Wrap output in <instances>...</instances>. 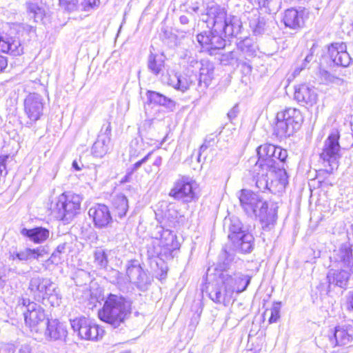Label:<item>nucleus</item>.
I'll return each mask as SVG.
<instances>
[{"instance_id": "nucleus-1", "label": "nucleus", "mask_w": 353, "mask_h": 353, "mask_svg": "<svg viewBox=\"0 0 353 353\" xmlns=\"http://www.w3.org/2000/svg\"><path fill=\"white\" fill-rule=\"evenodd\" d=\"M238 196L244 212L250 216L258 217L263 231L270 232L274 230L277 221L276 207L268 208L266 201L249 190H241Z\"/></svg>"}, {"instance_id": "nucleus-2", "label": "nucleus", "mask_w": 353, "mask_h": 353, "mask_svg": "<svg viewBox=\"0 0 353 353\" xmlns=\"http://www.w3.org/2000/svg\"><path fill=\"white\" fill-rule=\"evenodd\" d=\"M131 314V303L122 296L109 294L98 312L101 321L117 328L124 324Z\"/></svg>"}, {"instance_id": "nucleus-3", "label": "nucleus", "mask_w": 353, "mask_h": 353, "mask_svg": "<svg viewBox=\"0 0 353 353\" xmlns=\"http://www.w3.org/2000/svg\"><path fill=\"white\" fill-rule=\"evenodd\" d=\"M202 20L207 23L208 27H211L214 31L223 30L225 36H236L241 31L239 19L232 15H228L225 8L219 6H212L207 9V13L203 14Z\"/></svg>"}, {"instance_id": "nucleus-4", "label": "nucleus", "mask_w": 353, "mask_h": 353, "mask_svg": "<svg viewBox=\"0 0 353 353\" xmlns=\"http://www.w3.org/2000/svg\"><path fill=\"white\" fill-rule=\"evenodd\" d=\"M28 290L32 298L43 304L59 306L61 303V296L57 285L50 279L40 276H32L29 282Z\"/></svg>"}, {"instance_id": "nucleus-5", "label": "nucleus", "mask_w": 353, "mask_h": 353, "mask_svg": "<svg viewBox=\"0 0 353 353\" xmlns=\"http://www.w3.org/2000/svg\"><path fill=\"white\" fill-rule=\"evenodd\" d=\"M303 121L301 111L294 108H288L276 114L274 134L280 139L292 135L299 130Z\"/></svg>"}, {"instance_id": "nucleus-6", "label": "nucleus", "mask_w": 353, "mask_h": 353, "mask_svg": "<svg viewBox=\"0 0 353 353\" xmlns=\"http://www.w3.org/2000/svg\"><path fill=\"white\" fill-rule=\"evenodd\" d=\"M258 161L255 163L254 171L258 170L273 169L278 164L285 163L288 157V151L281 147L270 143H265L256 149Z\"/></svg>"}, {"instance_id": "nucleus-7", "label": "nucleus", "mask_w": 353, "mask_h": 353, "mask_svg": "<svg viewBox=\"0 0 353 353\" xmlns=\"http://www.w3.org/2000/svg\"><path fill=\"white\" fill-rule=\"evenodd\" d=\"M340 135L338 132H332L325 140L320 158L323 161L325 169L319 171V175L331 174L339 166L341 157V146L339 142Z\"/></svg>"}, {"instance_id": "nucleus-8", "label": "nucleus", "mask_w": 353, "mask_h": 353, "mask_svg": "<svg viewBox=\"0 0 353 353\" xmlns=\"http://www.w3.org/2000/svg\"><path fill=\"white\" fill-rule=\"evenodd\" d=\"M82 197L72 192L61 194L57 199L54 210L57 218L69 223L80 212Z\"/></svg>"}, {"instance_id": "nucleus-9", "label": "nucleus", "mask_w": 353, "mask_h": 353, "mask_svg": "<svg viewBox=\"0 0 353 353\" xmlns=\"http://www.w3.org/2000/svg\"><path fill=\"white\" fill-rule=\"evenodd\" d=\"M23 305L26 307L23 312L26 324L31 332L42 333L48 320L43 308L34 302L23 299Z\"/></svg>"}, {"instance_id": "nucleus-10", "label": "nucleus", "mask_w": 353, "mask_h": 353, "mask_svg": "<svg viewBox=\"0 0 353 353\" xmlns=\"http://www.w3.org/2000/svg\"><path fill=\"white\" fill-rule=\"evenodd\" d=\"M196 183L192 178L188 176L179 177L171 188L169 196L175 200L184 203H190L196 199L194 189Z\"/></svg>"}, {"instance_id": "nucleus-11", "label": "nucleus", "mask_w": 353, "mask_h": 353, "mask_svg": "<svg viewBox=\"0 0 353 353\" xmlns=\"http://www.w3.org/2000/svg\"><path fill=\"white\" fill-rule=\"evenodd\" d=\"M126 274L130 281L142 292L148 290L153 281L152 277L141 267L138 260H130L128 262Z\"/></svg>"}, {"instance_id": "nucleus-12", "label": "nucleus", "mask_w": 353, "mask_h": 353, "mask_svg": "<svg viewBox=\"0 0 353 353\" xmlns=\"http://www.w3.org/2000/svg\"><path fill=\"white\" fill-rule=\"evenodd\" d=\"M70 325L74 332H77L82 339L97 341L101 339L104 334L102 328L85 317L70 320Z\"/></svg>"}, {"instance_id": "nucleus-13", "label": "nucleus", "mask_w": 353, "mask_h": 353, "mask_svg": "<svg viewBox=\"0 0 353 353\" xmlns=\"http://www.w3.org/2000/svg\"><path fill=\"white\" fill-rule=\"evenodd\" d=\"M44 99L38 93H30L23 101L24 113L28 119L26 125L30 127L41 119L43 113Z\"/></svg>"}, {"instance_id": "nucleus-14", "label": "nucleus", "mask_w": 353, "mask_h": 353, "mask_svg": "<svg viewBox=\"0 0 353 353\" xmlns=\"http://www.w3.org/2000/svg\"><path fill=\"white\" fill-rule=\"evenodd\" d=\"M251 276L244 274L240 272L231 271L230 272H223L219 274V279L228 292L232 295L234 292L241 293L246 290L251 281Z\"/></svg>"}, {"instance_id": "nucleus-15", "label": "nucleus", "mask_w": 353, "mask_h": 353, "mask_svg": "<svg viewBox=\"0 0 353 353\" xmlns=\"http://www.w3.org/2000/svg\"><path fill=\"white\" fill-rule=\"evenodd\" d=\"M225 32L223 30L214 31L213 28L207 32H203L197 34V41L204 50L210 55L216 54V51L223 49L225 46Z\"/></svg>"}, {"instance_id": "nucleus-16", "label": "nucleus", "mask_w": 353, "mask_h": 353, "mask_svg": "<svg viewBox=\"0 0 353 353\" xmlns=\"http://www.w3.org/2000/svg\"><path fill=\"white\" fill-rule=\"evenodd\" d=\"M89 216L92 219L96 228H108L112 223V217L108 207L104 204H97L88 210Z\"/></svg>"}, {"instance_id": "nucleus-17", "label": "nucleus", "mask_w": 353, "mask_h": 353, "mask_svg": "<svg viewBox=\"0 0 353 353\" xmlns=\"http://www.w3.org/2000/svg\"><path fill=\"white\" fill-rule=\"evenodd\" d=\"M294 99L301 105L312 107L317 102L318 94L314 87L303 83L294 86Z\"/></svg>"}, {"instance_id": "nucleus-18", "label": "nucleus", "mask_w": 353, "mask_h": 353, "mask_svg": "<svg viewBox=\"0 0 353 353\" xmlns=\"http://www.w3.org/2000/svg\"><path fill=\"white\" fill-rule=\"evenodd\" d=\"M328 55L334 65L347 67L352 59L347 52V46L343 42L333 43L328 47Z\"/></svg>"}, {"instance_id": "nucleus-19", "label": "nucleus", "mask_w": 353, "mask_h": 353, "mask_svg": "<svg viewBox=\"0 0 353 353\" xmlns=\"http://www.w3.org/2000/svg\"><path fill=\"white\" fill-rule=\"evenodd\" d=\"M43 334L46 339L52 341H64L68 335L66 325L57 319L47 321Z\"/></svg>"}, {"instance_id": "nucleus-20", "label": "nucleus", "mask_w": 353, "mask_h": 353, "mask_svg": "<svg viewBox=\"0 0 353 353\" xmlns=\"http://www.w3.org/2000/svg\"><path fill=\"white\" fill-rule=\"evenodd\" d=\"M352 245L348 243H342L337 250L334 251L333 261L341 267L353 270V254Z\"/></svg>"}, {"instance_id": "nucleus-21", "label": "nucleus", "mask_w": 353, "mask_h": 353, "mask_svg": "<svg viewBox=\"0 0 353 353\" xmlns=\"http://www.w3.org/2000/svg\"><path fill=\"white\" fill-rule=\"evenodd\" d=\"M214 66L212 62L207 59H202L201 64L198 70L197 89L204 91L210 85L214 77Z\"/></svg>"}, {"instance_id": "nucleus-22", "label": "nucleus", "mask_w": 353, "mask_h": 353, "mask_svg": "<svg viewBox=\"0 0 353 353\" xmlns=\"http://www.w3.org/2000/svg\"><path fill=\"white\" fill-rule=\"evenodd\" d=\"M46 254H47V251L43 246L33 249L27 248L20 250L15 249L10 251L9 259L12 260L17 259L20 261L39 260Z\"/></svg>"}, {"instance_id": "nucleus-23", "label": "nucleus", "mask_w": 353, "mask_h": 353, "mask_svg": "<svg viewBox=\"0 0 353 353\" xmlns=\"http://www.w3.org/2000/svg\"><path fill=\"white\" fill-rule=\"evenodd\" d=\"M232 251L242 254H248L252 252L254 248V238L253 235L246 231L236 237L230 240Z\"/></svg>"}, {"instance_id": "nucleus-24", "label": "nucleus", "mask_w": 353, "mask_h": 353, "mask_svg": "<svg viewBox=\"0 0 353 353\" xmlns=\"http://www.w3.org/2000/svg\"><path fill=\"white\" fill-rule=\"evenodd\" d=\"M196 82L198 83V74L183 72V74H175L170 77L168 84L174 89L184 92L191 86L195 85Z\"/></svg>"}, {"instance_id": "nucleus-25", "label": "nucleus", "mask_w": 353, "mask_h": 353, "mask_svg": "<svg viewBox=\"0 0 353 353\" xmlns=\"http://www.w3.org/2000/svg\"><path fill=\"white\" fill-rule=\"evenodd\" d=\"M237 259L234 252L225 247L219 256V261L213 271L218 276L223 272H230L233 271L232 268V263L236 262Z\"/></svg>"}, {"instance_id": "nucleus-26", "label": "nucleus", "mask_w": 353, "mask_h": 353, "mask_svg": "<svg viewBox=\"0 0 353 353\" xmlns=\"http://www.w3.org/2000/svg\"><path fill=\"white\" fill-rule=\"evenodd\" d=\"M0 51L17 57L23 53V48L19 38L5 34L0 36Z\"/></svg>"}, {"instance_id": "nucleus-27", "label": "nucleus", "mask_w": 353, "mask_h": 353, "mask_svg": "<svg viewBox=\"0 0 353 353\" xmlns=\"http://www.w3.org/2000/svg\"><path fill=\"white\" fill-rule=\"evenodd\" d=\"M333 346L345 345L353 340V327L351 325L337 326L329 336Z\"/></svg>"}, {"instance_id": "nucleus-28", "label": "nucleus", "mask_w": 353, "mask_h": 353, "mask_svg": "<svg viewBox=\"0 0 353 353\" xmlns=\"http://www.w3.org/2000/svg\"><path fill=\"white\" fill-rule=\"evenodd\" d=\"M352 274L353 270L350 269L330 270L327 274L328 288L330 289L333 285L345 289Z\"/></svg>"}, {"instance_id": "nucleus-29", "label": "nucleus", "mask_w": 353, "mask_h": 353, "mask_svg": "<svg viewBox=\"0 0 353 353\" xmlns=\"http://www.w3.org/2000/svg\"><path fill=\"white\" fill-rule=\"evenodd\" d=\"M205 290L209 292V296L212 301L216 303H223L227 305L232 299V294L228 292V289L225 288V285H223L221 281L216 283L214 285H212L210 289L209 285H206Z\"/></svg>"}, {"instance_id": "nucleus-30", "label": "nucleus", "mask_w": 353, "mask_h": 353, "mask_svg": "<svg viewBox=\"0 0 353 353\" xmlns=\"http://www.w3.org/2000/svg\"><path fill=\"white\" fill-rule=\"evenodd\" d=\"M303 16L304 10H298L294 8L288 9L284 12L283 21L286 27L297 30L304 26Z\"/></svg>"}, {"instance_id": "nucleus-31", "label": "nucleus", "mask_w": 353, "mask_h": 353, "mask_svg": "<svg viewBox=\"0 0 353 353\" xmlns=\"http://www.w3.org/2000/svg\"><path fill=\"white\" fill-rule=\"evenodd\" d=\"M20 233L23 236L26 237L34 243H42L50 236L49 230L43 227H35L32 229L23 228L21 229Z\"/></svg>"}, {"instance_id": "nucleus-32", "label": "nucleus", "mask_w": 353, "mask_h": 353, "mask_svg": "<svg viewBox=\"0 0 353 353\" xmlns=\"http://www.w3.org/2000/svg\"><path fill=\"white\" fill-rule=\"evenodd\" d=\"M146 97L150 103L163 106L170 112H173L176 108V103L174 101L156 91L148 90Z\"/></svg>"}, {"instance_id": "nucleus-33", "label": "nucleus", "mask_w": 353, "mask_h": 353, "mask_svg": "<svg viewBox=\"0 0 353 353\" xmlns=\"http://www.w3.org/2000/svg\"><path fill=\"white\" fill-rule=\"evenodd\" d=\"M128 208V200L124 194H118L112 197V210L116 218L121 219L125 217Z\"/></svg>"}, {"instance_id": "nucleus-34", "label": "nucleus", "mask_w": 353, "mask_h": 353, "mask_svg": "<svg viewBox=\"0 0 353 353\" xmlns=\"http://www.w3.org/2000/svg\"><path fill=\"white\" fill-rule=\"evenodd\" d=\"M224 228L228 231V237L229 240L234 239L248 231L243 227V223L240 219L236 216H232L224 220Z\"/></svg>"}, {"instance_id": "nucleus-35", "label": "nucleus", "mask_w": 353, "mask_h": 353, "mask_svg": "<svg viewBox=\"0 0 353 353\" xmlns=\"http://www.w3.org/2000/svg\"><path fill=\"white\" fill-rule=\"evenodd\" d=\"M159 234L160 243L169 251H172L178 248L176 234L168 229L160 228Z\"/></svg>"}, {"instance_id": "nucleus-36", "label": "nucleus", "mask_w": 353, "mask_h": 353, "mask_svg": "<svg viewBox=\"0 0 353 353\" xmlns=\"http://www.w3.org/2000/svg\"><path fill=\"white\" fill-rule=\"evenodd\" d=\"M111 141L97 138L91 148V154L97 158H102L111 148Z\"/></svg>"}, {"instance_id": "nucleus-37", "label": "nucleus", "mask_w": 353, "mask_h": 353, "mask_svg": "<svg viewBox=\"0 0 353 353\" xmlns=\"http://www.w3.org/2000/svg\"><path fill=\"white\" fill-rule=\"evenodd\" d=\"M148 68L152 74L158 75L164 68V61L161 57L152 53L148 57Z\"/></svg>"}, {"instance_id": "nucleus-38", "label": "nucleus", "mask_w": 353, "mask_h": 353, "mask_svg": "<svg viewBox=\"0 0 353 353\" xmlns=\"http://www.w3.org/2000/svg\"><path fill=\"white\" fill-rule=\"evenodd\" d=\"M236 51H238V54L241 52L245 57L253 56L255 53V50L251 39L246 37L238 42Z\"/></svg>"}, {"instance_id": "nucleus-39", "label": "nucleus", "mask_w": 353, "mask_h": 353, "mask_svg": "<svg viewBox=\"0 0 353 353\" xmlns=\"http://www.w3.org/2000/svg\"><path fill=\"white\" fill-rule=\"evenodd\" d=\"M25 7L26 9V12L30 19H32L36 22L38 21V19H42V9L37 2L30 1H27L25 3Z\"/></svg>"}, {"instance_id": "nucleus-40", "label": "nucleus", "mask_w": 353, "mask_h": 353, "mask_svg": "<svg viewBox=\"0 0 353 353\" xmlns=\"http://www.w3.org/2000/svg\"><path fill=\"white\" fill-rule=\"evenodd\" d=\"M94 263L100 269H106L108 265V255L104 250L97 249L94 253Z\"/></svg>"}, {"instance_id": "nucleus-41", "label": "nucleus", "mask_w": 353, "mask_h": 353, "mask_svg": "<svg viewBox=\"0 0 353 353\" xmlns=\"http://www.w3.org/2000/svg\"><path fill=\"white\" fill-rule=\"evenodd\" d=\"M284 163H283L282 164H278V168L268 169V171L274 172L276 174L279 183L282 188H285V186L288 184V176L284 168Z\"/></svg>"}, {"instance_id": "nucleus-42", "label": "nucleus", "mask_w": 353, "mask_h": 353, "mask_svg": "<svg viewBox=\"0 0 353 353\" xmlns=\"http://www.w3.org/2000/svg\"><path fill=\"white\" fill-rule=\"evenodd\" d=\"M259 172L254 171L256 172V175L254 176V179L255 180L256 186L261 191H264L268 189V172L269 171H266L265 170H261Z\"/></svg>"}, {"instance_id": "nucleus-43", "label": "nucleus", "mask_w": 353, "mask_h": 353, "mask_svg": "<svg viewBox=\"0 0 353 353\" xmlns=\"http://www.w3.org/2000/svg\"><path fill=\"white\" fill-rule=\"evenodd\" d=\"M316 47V44L313 43L312 46L310 50V53L306 55L305 59L301 63V64L300 65L296 66V68L294 69L293 72L294 76L299 75L300 72L307 66V64L312 61Z\"/></svg>"}, {"instance_id": "nucleus-44", "label": "nucleus", "mask_w": 353, "mask_h": 353, "mask_svg": "<svg viewBox=\"0 0 353 353\" xmlns=\"http://www.w3.org/2000/svg\"><path fill=\"white\" fill-rule=\"evenodd\" d=\"M81 0H59V6L63 10L72 12L79 9Z\"/></svg>"}, {"instance_id": "nucleus-45", "label": "nucleus", "mask_w": 353, "mask_h": 353, "mask_svg": "<svg viewBox=\"0 0 353 353\" xmlns=\"http://www.w3.org/2000/svg\"><path fill=\"white\" fill-rule=\"evenodd\" d=\"M111 122L108 120H105L101 128L97 138L111 141Z\"/></svg>"}, {"instance_id": "nucleus-46", "label": "nucleus", "mask_w": 353, "mask_h": 353, "mask_svg": "<svg viewBox=\"0 0 353 353\" xmlns=\"http://www.w3.org/2000/svg\"><path fill=\"white\" fill-rule=\"evenodd\" d=\"M238 59V51L234 50L221 54L220 61L223 65H227L234 64L237 61Z\"/></svg>"}, {"instance_id": "nucleus-47", "label": "nucleus", "mask_w": 353, "mask_h": 353, "mask_svg": "<svg viewBox=\"0 0 353 353\" xmlns=\"http://www.w3.org/2000/svg\"><path fill=\"white\" fill-rule=\"evenodd\" d=\"M186 62L187 65H185L184 72L197 74L199 66L201 64V60L198 61L194 57H188Z\"/></svg>"}, {"instance_id": "nucleus-48", "label": "nucleus", "mask_w": 353, "mask_h": 353, "mask_svg": "<svg viewBox=\"0 0 353 353\" xmlns=\"http://www.w3.org/2000/svg\"><path fill=\"white\" fill-rule=\"evenodd\" d=\"M250 26L255 34H261L265 30V20L263 17H258L256 20L250 22Z\"/></svg>"}, {"instance_id": "nucleus-49", "label": "nucleus", "mask_w": 353, "mask_h": 353, "mask_svg": "<svg viewBox=\"0 0 353 353\" xmlns=\"http://www.w3.org/2000/svg\"><path fill=\"white\" fill-rule=\"evenodd\" d=\"M281 303H274L270 309V316L269 318V323H276L280 318Z\"/></svg>"}, {"instance_id": "nucleus-50", "label": "nucleus", "mask_w": 353, "mask_h": 353, "mask_svg": "<svg viewBox=\"0 0 353 353\" xmlns=\"http://www.w3.org/2000/svg\"><path fill=\"white\" fill-rule=\"evenodd\" d=\"M99 3V0H81L79 3V9L82 11L88 12L98 6Z\"/></svg>"}, {"instance_id": "nucleus-51", "label": "nucleus", "mask_w": 353, "mask_h": 353, "mask_svg": "<svg viewBox=\"0 0 353 353\" xmlns=\"http://www.w3.org/2000/svg\"><path fill=\"white\" fill-rule=\"evenodd\" d=\"M152 152H150L147 155H145L143 159L136 162L132 165V167L130 168V172L134 173L137 171L143 163H146L148 160L150 159Z\"/></svg>"}, {"instance_id": "nucleus-52", "label": "nucleus", "mask_w": 353, "mask_h": 353, "mask_svg": "<svg viewBox=\"0 0 353 353\" xmlns=\"http://www.w3.org/2000/svg\"><path fill=\"white\" fill-rule=\"evenodd\" d=\"M320 75L322 79L326 82H334L335 77L325 70H320Z\"/></svg>"}, {"instance_id": "nucleus-53", "label": "nucleus", "mask_w": 353, "mask_h": 353, "mask_svg": "<svg viewBox=\"0 0 353 353\" xmlns=\"http://www.w3.org/2000/svg\"><path fill=\"white\" fill-rule=\"evenodd\" d=\"M65 248H66L65 243L59 244L57 247L55 251L52 254L51 258L52 259V260H54L56 259V257L58 256L59 254L63 253L65 252Z\"/></svg>"}, {"instance_id": "nucleus-54", "label": "nucleus", "mask_w": 353, "mask_h": 353, "mask_svg": "<svg viewBox=\"0 0 353 353\" xmlns=\"http://www.w3.org/2000/svg\"><path fill=\"white\" fill-rule=\"evenodd\" d=\"M78 277L83 278L85 283L90 281V274L83 270H80L77 272V278Z\"/></svg>"}, {"instance_id": "nucleus-55", "label": "nucleus", "mask_w": 353, "mask_h": 353, "mask_svg": "<svg viewBox=\"0 0 353 353\" xmlns=\"http://www.w3.org/2000/svg\"><path fill=\"white\" fill-rule=\"evenodd\" d=\"M8 66V59L6 57L0 54V72H2Z\"/></svg>"}, {"instance_id": "nucleus-56", "label": "nucleus", "mask_w": 353, "mask_h": 353, "mask_svg": "<svg viewBox=\"0 0 353 353\" xmlns=\"http://www.w3.org/2000/svg\"><path fill=\"white\" fill-rule=\"evenodd\" d=\"M83 167V165L80 159L79 160H74L72 163V168L75 170L76 171H80L81 170L82 168Z\"/></svg>"}, {"instance_id": "nucleus-57", "label": "nucleus", "mask_w": 353, "mask_h": 353, "mask_svg": "<svg viewBox=\"0 0 353 353\" xmlns=\"http://www.w3.org/2000/svg\"><path fill=\"white\" fill-rule=\"evenodd\" d=\"M8 156L0 157V176L2 174L3 171L6 168V162Z\"/></svg>"}, {"instance_id": "nucleus-58", "label": "nucleus", "mask_w": 353, "mask_h": 353, "mask_svg": "<svg viewBox=\"0 0 353 353\" xmlns=\"http://www.w3.org/2000/svg\"><path fill=\"white\" fill-rule=\"evenodd\" d=\"M347 307L349 310H353V290L348 293Z\"/></svg>"}, {"instance_id": "nucleus-59", "label": "nucleus", "mask_w": 353, "mask_h": 353, "mask_svg": "<svg viewBox=\"0 0 353 353\" xmlns=\"http://www.w3.org/2000/svg\"><path fill=\"white\" fill-rule=\"evenodd\" d=\"M19 353H32V347L28 344L23 345L19 350Z\"/></svg>"}, {"instance_id": "nucleus-60", "label": "nucleus", "mask_w": 353, "mask_h": 353, "mask_svg": "<svg viewBox=\"0 0 353 353\" xmlns=\"http://www.w3.org/2000/svg\"><path fill=\"white\" fill-rule=\"evenodd\" d=\"M237 106H234L231 110L228 113V116L230 120L234 119L237 115Z\"/></svg>"}, {"instance_id": "nucleus-61", "label": "nucleus", "mask_w": 353, "mask_h": 353, "mask_svg": "<svg viewBox=\"0 0 353 353\" xmlns=\"http://www.w3.org/2000/svg\"><path fill=\"white\" fill-rule=\"evenodd\" d=\"M210 141L205 140L204 143L201 145L199 148V155H201V152H204L207 148L210 146Z\"/></svg>"}, {"instance_id": "nucleus-62", "label": "nucleus", "mask_w": 353, "mask_h": 353, "mask_svg": "<svg viewBox=\"0 0 353 353\" xmlns=\"http://www.w3.org/2000/svg\"><path fill=\"white\" fill-rule=\"evenodd\" d=\"M133 173L130 171H128L125 176L122 179L121 183H127L130 181V179Z\"/></svg>"}, {"instance_id": "nucleus-63", "label": "nucleus", "mask_w": 353, "mask_h": 353, "mask_svg": "<svg viewBox=\"0 0 353 353\" xmlns=\"http://www.w3.org/2000/svg\"><path fill=\"white\" fill-rule=\"evenodd\" d=\"M139 134H140V136H141L142 139L143 138L145 139H151L148 137V132H145V130H143V129L139 130Z\"/></svg>"}, {"instance_id": "nucleus-64", "label": "nucleus", "mask_w": 353, "mask_h": 353, "mask_svg": "<svg viewBox=\"0 0 353 353\" xmlns=\"http://www.w3.org/2000/svg\"><path fill=\"white\" fill-rule=\"evenodd\" d=\"M179 21H180L181 23L183 24V25L188 24L189 22L188 18L185 15L181 16L179 17Z\"/></svg>"}]
</instances>
